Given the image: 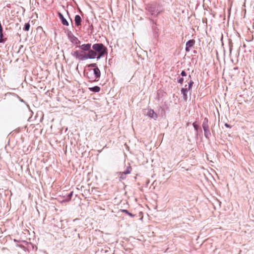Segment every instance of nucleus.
Listing matches in <instances>:
<instances>
[{
  "label": "nucleus",
  "mask_w": 254,
  "mask_h": 254,
  "mask_svg": "<svg viewBox=\"0 0 254 254\" xmlns=\"http://www.w3.org/2000/svg\"><path fill=\"white\" fill-rule=\"evenodd\" d=\"M81 52H74L73 56L81 61L95 58L99 60L104 55L107 54V48L102 43H96L93 45L91 51L89 53L81 55Z\"/></svg>",
  "instance_id": "nucleus-1"
},
{
  "label": "nucleus",
  "mask_w": 254,
  "mask_h": 254,
  "mask_svg": "<svg viewBox=\"0 0 254 254\" xmlns=\"http://www.w3.org/2000/svg\"><path fill=\"white\" fill-rule=\"evenodd\" d=\"M146 14L150 16L149 18L155 19L157 16L162 13L164 9L161 4L157 2H153L146 5Z\"/></svg>",
  "instance_id": "nucleus-2"
},
{
  "label": "nucleus",
  "mask_w": 254,
  "mask_h": 254,
  "mask_svg": "<svg viewBox=\"0 0 254 254\" xmlns=\"http://www.w3.org/2000/svg\"><path fill=\"white\" fill-rule=\"evenodd\" d=\"M85 75L89 81H97L100 78L101 72L99 68H91L86 72Z\"/></svg>",
  "instance_id": "nucleus-3"
},
{
  "label": "nucleus",
  "mask_w": 254,
  "mask_h": 254,
  "mask_svg": "<svg viewBox=\"0 0 254 254\" xmlns=\"http://www.w3.org/2000/svg\"><path fill=\"white\" fill-rule=\"evenodd\" d=\"M202 127L204 130V135L206 138L209 139L211 133L209 129V126L208 124V120L207 118H205L203 120Z\"/></svg>",
  "instance_id": "nucleus-4"
},
{
  "label": "nucleus",
  "mask_w": 254,
  "mask_h": 254,
  "mask_svg": "<svg viewBox=\"0 0 254 254\" xmlns=\"http://www.w3.org/2000/svg\"><path fill=\"white\" fill-rule=\"evenodd\" d=\"M77 47L80 49L81 51H76L75 52H81V55H84L85 53H89V52L91 51L92 49L91 44L90 43L82 44L77 46Z\"/></svg>",
  "instance_id": "nucleus-5"
},
{
  "label": "nucleus",
  "mask_w": 254,
  "mask_h": 254,
  "mask_svg": "<svg viewBox=\"0 0 254 254\" xmlns=\"http://www.w3.org/2000/svg\"><path fill=\"white\" fill-rule=\"evenodd\" d=\"M149 20L152 24V28L154 35H158L159 29L158 28V24L157 19L149 18Z\"/></svg>",
  "instance_id": "nucleus-6"
},
{
  "label": "nucleus",
  "mask_w": 254,
  "mask_h": 254,
  "mask_svg": "<svg viewBox=\"0 0 254 254\" xmlns=\"http://www.w3.org/2000/svg\"><path fill=\"white\" fill-rule=\"evenodd\" d=\"M195 44V41L193 39H191L187 42L186 44V52H189L190 48L193 46Z\"/></svg>",
  "instance_id": "nucleus-7"
},
{
  "label": "nucleus",
  "mask_w": 254,
  "mask_h": 254,
  "mask_svg": "<svg viewBox=\"0 0 254 254\" xmlns=\"http://www.w3.org/2000/svg\"><path fill=\"white\" fill-rule=\"evenodd\" d=\"M58 14L63 25L65 26H68L69 23L66 19L64 17V15L60 12H58Z\"/></svg>",
  "instance_id": "nucleus-8"
},
{
  "label": "nucleus",
  "mask_w": 254,
  "mask_h": 254,
  "mask_svg": "<svg viewBox=\"0 0 254 254\" xmlns=\"http://www.w3.org/2000/svg\"><path fill=\"white\" fill-rule=\"evenodd\" d=\"M75 25L79 26L81 25L82 19L80 15H76L74 17Z\"/></svg>",
  "instance_id": "nucleus-9"
},
{
  "label": "nucleus",
  "mask_w": 254,
  "mask_h": 254,
  "mask_svg": "<svg viewBox=\"0 0 254 254\" xmlns=\"http://www.w3.org/2000/svg\"><path fill=\"white\" fill-rule=\"evenodd\" d=\"M189 90L187 89V88H182L181 90V93L183 94V99L185 101H187L188 100L187 92Z\"/></svg>",
  "instance_id": "nucleus-10"
},
{
  "label": "nucleus",
  "mask_w": 254,
  "mask_h": 254,
  "mask_svg": "<svg viewBox=\"0 0 254 254\" xmlns=\"http://www.w3.org/2000/svg\"><path fill=\"white\" fill-rule=\"evenodd\" d=\"M147 115L149 117L156 119L157 118V115L156 114L153 110L150 109L148 110Z\"/></svg>",
  "instance_id": "nucleus-11"
},
{
  "label": "nucleus",
  "mask_w": 254,
  "mask_h": 254,
  "mask_svg": "<svg viewBox=\"0 0 254 254\" xmlns=\"http://www.w3.org/2000/svg\"><path fill=\"white\" fill-rule=\"evenodd\" d=\"M12 96L14 97H15L17 99H19V100L21 102H23V103H25V101L22 99H21L18 95H17L15 93H10V92H7V93H6L5 94V96Z\"/></svg>",
  "instance_id": "nucleus-12"
},
{
  "label": "nucleus",
  "mask_w": 254,
  "mask_h": 254,
  "mask_svg": "<svg viewBox=\"0 0 254 254\" xmlns=\"http://www.w3.org/2000/svg\"><path fill=\"white\" fill-rule=\"evenodd\" d=\"M6 38H3L2 26H0V43H4Z\"/></svg>",
  "instance_id": "nucleus-13"
},
{
  "label": "nucleus",
  "mask_w": 254,
  "mask_h": 254,
  "mask_svg": "<svg viewBox=\"0 0 254 254\" xmlns=\"http://www.w3.org/2000/svg\"><path fill=\"white\" fill-rule=\"evenodd\" d=\"M89 89L90 91H92L93 92H99L100 91V87L98 86H95L89 88Z\"/></svg>",
  "instance_id": "nucleus-14"
},
{
  "label": "nucleus",
  "mask_w": 254,
  "mask_h": 254,
  "mask_svg": "<svg viewBox=\"0 0 254 254\" xmlns=\"http://www.w3.org/2000/svg\"><path fill=\"white\" fill-rule=\"evenodd\" d=\"M120 176L119 177V180L120 181H122L123 180H124L126 179L127 177V174L125 173L124 171L123 172H120L118 173Z\"/></svg>",
  "instance_id": "nucleus-15"
},
{
  "label": "nucleus",
  "mask_w": 254,
  "mask_h": 254,
  "mask_svg": "<svg viewBox=\"0 0 254 254\" xmlns=\"http://www.w3.org/2000/svg\"><path fill=\"white\" fill-rule=\"evenodd\" d=\"M70 41L76 45L79 44L80 43V41L75 36H73Z\"/></svg>",
  "instance_id": "nucleus-16"
},
{
  "label": "nucleus",
  "mask_w": 254,
  "mask_h": 254,
  "mask_svg": "<svg viewBox=\"0 0 254 254\" xmlns=\"http://www.w3.org/2000/svg\"><path fill=\"white\" fill-rule=\"evenodd\" d=\"M73 191H70L67 195V196L65 198V200L66 201H69L71 199V197L73 195Z\"/></svg>",
  "instance_id": "nucleus-17"
},
{
  "label": "nucleus",
  "mask_w": 254,
  "mask_h": 254,
  "mask_svg": "<svg viewBox=\"0 0 254 254\" xmlns=\"http://www.w3.org/2000/svg\"><path fill=\"white\" fill-rule=\"evenodd\" d=\"M30 27V25L29 23H28V22L26 23L24 26L23 30H24L25 31H28L29 30Z\"/></svg>",
  "instance_id": "nucleus-18"
},
{
  "label": "nucleus",
  "mask_w": 254,
  "mask_h": 254,
  "mask_svg": "<svg viewBox=\"0 0 254 254\" xmlns=\"http://www.w3.org/2000/svg\"><path fill=\"white\" fill-rule=\"evenodd\" d=\"M193 83H194V82L191 79L190 80V81L188 83V88H187L189 90H191L192 86Z\"/></svg>",
  "instance_id": "nucleus-19"
},
{
  "label": "nucleus",
  "mask_w": 254,
  "mask_h": 254,
  "mask_svg": "<svg viewBox=\"0 0 254 254\" xmlns=\"http://www.w3.org/2000/svg\"><path fill=\"white\" fill-rule=\"evenodd\" d=\"M122 212L125 213L126 214L128 215L131 217H133L134 216V215L132 214V213H130L127 210V209H122L121 210Z\"/></svg>",
  "instance_id": "nucleus-20"
},
{
  "label": "nucleus",
  "mask_w": 254,
  "mask_h": 254,
  "mask_svg": "<svg viewBox=\"0 0 254 254\" xmlns=\"http://www.w3.org/2000/svg\"><path fill=\"white\" fill-rule=\"evenodd\" d=\"M131 170L132 168L131 166H128V167H127L126 170L124 172L127 174H129L131 173Z\"/></svg>",
  "instance_id": "nucleus-21"
},
{
  "label": "nucleus",
  "mask_w": 254,
  "mask_h": 254,
  "mask_svg": "<svg viewBox=\"0 0 254 254\" xmlns=\"http://www.w3.org/2000/svg\"><path fill=\"white\" fill-rule=\"evenodd\" d=\"M67 35L68 38L70 39V40L72 38V37L74 36L73 35V34H72V33L70 31H69V30L67 31Z\"/></svg>",
  "instance_id": "nucleus-22"
},
{
  "label": "nucleus",
  "mask_w": 254,
  "mask_h": 254,
  "mask_svg": "<svg viewBox=\"0 0 254 254\" xmlns=\"http://www.w3.org/2000/svg\"><path fill=\"white\" fill-rule=\"evenodd\" d=\"M87 66L88 67H93V68H98L97 65V64L96 63H93V64H89L87 65Z\"/></svg>",
  "instance_id": "nucleus-23"
},
{
  "label": "nucleus",
  "mask_w": 254,
  "mask_h": 254,
  "mask_svg": "<svg viewBox=\"0 0 254 254\" xmlns=\"http://www.w3.org/2000/svg\"><path fill=\"white\" fill-rule=\"evenodd\" d=\"M192 125L193 126V127H194L195 130L196 131H197L198 128H199V126L195 123H193Z\"/></svg>",
  "instance_id": "nucleus-24"
},
{
  "label": "nucleus",
  "mask_w": 254,
  "mask_h": 254,
  "mask_svg": "<svg viewBox=\"0 0 254 254\" xmlns=\"http://www.w3.org/2000/svg\"><path fill=\"white\" fill-rule=\"evenodd\" d=\"M184 78L183 77H181L178 80V83H180L181 84H183V82H184Z\"/></svg>",
  "instance_id": "nucleus-25"
},
{
  "label": "nucleus",
  "mask_w": 254,
  "mask_h": 254,
  "mask_svg": "<svg viewBox=\"0 0 254 254\" xmlns=\"http://www.w3.org/2000/svg\"><path fill=\"white\" fill-rule=\"evenodd\" d=\"M181 75L184 77V76H187V74L186 73V72L185 71V70H183L181 73Z\"/></svg>",
  "instance_id": "nucleus-26"
},
{
  "label": "nucleus",
  "mask_w": 254,
  "mask_h": 254,
  "mask_svg": "<svg viewBox=\"0 0 254 254\" xmlns=\"http://www.w3.org/2000/svg\"><path fill=\"white\" fill-rule=\"evenodd\" d=\"M211 132L213 136L215 135V132L214 129H213V127H211Z\"/></svg>",
  "instance_id": "nucleus-27"
},
{
  "label": "nucleus",
  "mask_w": 254,
  "mask_h": 254,
  "mask_svg": "<svg viewBox=\"0 0 254 254\" xmlns=\"http://www.w3.org/2000/svg\"><path fill=\"white\" fill-rule=\"evenodd\" d=\"M225 127H231V126H230V125H229V124H227V123H226V124H225Z\"/></svg>",
  "instance_id": "nucleus-28"
},
{
  "label": "nucleus",
  "mask_w": 254,
  "mask_h": 254,
  "mask_svg": "<svg viewBox=\"0 0 254 254\" xmlns=\"http://www.w3.org/2000/svg\"><path fill=\"white\" fill-rule=\"evenodd\" d=\"M90 28H91V30L93 28V25H92V24H91V25H90Z\"/></svg>",
  "instance_id": "nucleus-29"
},
{
  "label": "nucleus",
  "mask_w": 254,
  "mask_h": 254,
  "mask_svg": "<svg viewBox=\"0 0 254 254\" xmlns=\"http://www.w3.org/2000/svg\"><path fill=\"white\" fill-rule=\"evenodd\" d=\"M190 79V80L191 79V76L190 75H189V76H188V79Z\"/></svg>",
  "instance_id": "nucleus-30"
}]
</instances>
